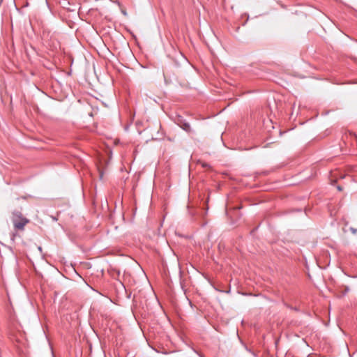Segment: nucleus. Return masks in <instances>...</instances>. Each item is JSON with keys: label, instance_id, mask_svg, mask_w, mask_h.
Instances as JSON below:
<instances>
[{"label": "nucleus", "instance_id": "7ed1b4c3", "mask_svg": "<svg viewBox=\"0 0 357 357\" xmlns=\"http://www.w3.org/2000/svg\"><path fill=\"white\" fill-rule=\"evenodd\" d=\"M349 287H346L345 289H344V292L342 294V295L340 296H342L345 295L349 291Z\"/></svg>", "mask_w": 357, "mask_h": 357}, {"label": "nucleus", "instance_id": "39448f33", "mask_svg": "<svg viewBox=\"0 0 357 357\" xmlns=\"http://www.w3.org/2000/svg\"><path fill=\"white\" fill-rule=\"evenodd\" d=\"M102 174H102V172H100V178H102Z\"/></svg>", "mask_w": 357, "mask_h": 357}, {"label": "nucleus", "instance_id": "20e7f679", "mask_svg": "<svg viewBox=\"0 0 357 357\" xmlns=\"http://www.w3.org/2000/svg\"><path fill=\"white\" fill-rule=\"evenodd\" d=\"M336 189L338 190L339 191L342 190V188L340 185H336Z\"/></svg>", "mask_w": 357, "mask_h": 357}, {"label": "nucleus", "instance_id": "f257e3e1", "mask_svg": "<svg viewBox=\"0 0 357 357\" xmlns=\"http://www.w3.org/2000/svg\"><path fill=\"white\" fill-rule=\"evenodd\" d=\"M12 222L16 230H24L25 225L29 222V220L24 218L20 211H14L13 212Z\"/></svg>", "mask_w": 357, "mask_h": 357}, {"label": "nucleus", "instance_id": "1a4fd4ad", "mask_svg": "<svg viewBox=\"0 0 357 357\" xmlns=\"http://www.w3.org/2000/svg\"><path fill=\"white\" fill-rule=\"evenodd\" d=\"M2 1V0H0V3Z\"/></svg>", "mask_w": 357, "mask_h": 357}, {"label": "nucleus", "instance_id": "f03ea898", "mask_svg": "<svg viewBox=\"0 0 357 357\" xmlns=\"http://www.w3.org/2000/svg\"><path fill=\"white\" fill-rule=\"evenodd\" d=\"M176 123L187 132H190L192 131L190 123L184 121L182 117L178 116L177 118Z\"/></svg>", "mask_w": 357, "mask_h": 357}, {"label": "nucleus", "instance_id": "423d86ee", "mask_svg": "<svg viewBox=\"0 0 357 357\" xmlns=\"http://www.w3.org/2000/svg\"><path fill=\"white\" fill-rule=\"evenodd\" d=\"M331 184H333L334 180L331 179Z\"/></svg>", "mask_w": 357, "mask_h": 357}, {"label": "nucleus", "instance_id": "6e6552de", "mask_svg": "<svg viewBox=\"0 0 357 357\" xmlns=\"http://www.w3.org/2000/svg\"><path fill=\"white\" fill-rule=\"evenodd\" d=\"M206 166H207V165H206V164H204V165H203V167H206Z\"/></svg>", "mask_w": 357, "mask_h": 357}, {"label": "nucleus", "instance_id": "0eeeda50", "mask_svg": "<svg viewBox=\"0 0 357 357\" xmlns=\"http://www.w3.org/2000/svg\"><path fill=\"white\" fill-rule=\"evenodd\" d=\"M352 231H353L354 233H356V229H352Z\"/></svg>", "mask_w": 357, "mask_h": 357}]
</instances>
